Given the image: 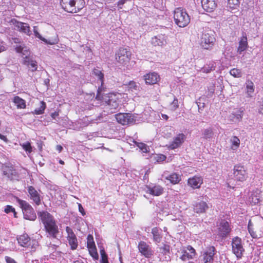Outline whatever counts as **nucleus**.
<instances>
[{"label": "nucleus", "instance_id": "1", "mask_svg": "<svg viewBox=\"0 0 263 263\" xmlns=\"http://www.w3.org/2000/svg\"><path fill=\"white\" fill-rule=\"evenodd\" d=\"M37 215L46 232L50 237L56 238L59 233V230L54 217L47 211H44L39 212Z\"/></svg>", "mask_w": 263, "mask_h": 263}, {"label": "nucleus", "instance_id": "2", "mask_svg": "<svg viewBox=\"0 0 263 263\" xmlns=\"http://www.w3.org/2000/svg\"><path fill=\"white\" fill-rule=\"evenodd\" d=\"M105 91L97 92L96 99L102 101L105 104L106 109H108L110 113L115 112L119 106L118 95L114 93H105Z\"/></svg>", "mask_w": 263, "mask_h": 263}, {"label": "nucleus", "instance_id": "3", "mask_svg": "<svg viewBox=\"0 0 263 263\" xmlns=\"http://www.w3.org/2000/svg\"><path fill=\"white\" fill-rule=\"evenodd\" d=\"M60 5L65 11L74 13L84 7L85 2L84 0H61Z\"/></svg>", "mask_w": 263, "mask_h": 263}, {"label": "nucleus", "instance_id": "4", "mask_svg": "<svg viewBox=\"0 0 263 263\" xmlns=\"http://www.w3.org/2000/svg\"><path fill=\"white\" fill-rule=\"evenodd\" d=\"M248 231L253 238H260L263 234L262 220L260 217L250 220L248 224Z\"/></svg>", "mask_w": 263, "mask_h": 263}, {"label": "nucleus", "instance_id": "5", "mask_svg": "<svg viewBox=\"0 0 263 263\" xmlns=\"http://www.w3.org/2000/svg\"><path fill=\"white\" fill-rule=\"evenodd\" d=\"M175 23L179 27H184L190 22V17L185 10L180 7L177 8L174 11Z\"/></svg>", "mask_w": 263, "mask_h": 263}, {"label": "nucleus", "instance_id": "6", "mask_svg": "<svg viewBox=\"0 0 263 263\" xmlns=\"http://www.w3.org/2000/svg\"><path fill=\"white\" fill-rule=\"evenodd\" d=\"M214 33L211 30H204L200 36V44L204 49L211 50L213 46L215 37Z\"/></svg>", "mask_w": 263, "mask_h": 263}, {"label": "nucleus", "instance_id": "7", "mask_svg": "<svg viewBox=\"0 0 263 263\" xmlns=\"http://www.w3.org/2000/svg\"><path fill=\"white\" fill-rule=\"evenodd\" d=\"M18 243L25 248H29L31 252H34L39 246L38 242L35 239L31 240V238L26 233L18 236L16 238Z\"/></svg>", "mask_w": 263, "mask_h": 263}, {"label": "nucleus", "instance_id": "8", "mask_svg": "<svg viewBox=\"0 0 263 263\" xmlns=\"http://www.w3.org/2000/svg\"><path fill=\"white\" fill-rule=\"evenodd\" d=\"M17 202L22 209L24 218L27 220L34 221L36 215L34 209L26 201L17 198Z\"/></svg>", "mask_w": 263, "mask_h": 263}, {"label": "nucleus", "instance_id": "9", "mask_svg": "<svg viewBox=\"0 0 263 263\" xmlns=\"http://www.w3.org/2000/svg\"><path fill=\"white\" fill-rule=\"evenodd\" d=\"M231 246L232 252L238 259H241L245 251L241 239L238 236L234 237L232 239Z\"/></svg>", "mask_w": 263, "mask_h": 263}, {"label": "nucleus", "instance_id": "10", "mask_svg": "<svg viewBox=\"0 0 263 263\" xmlns=\"http://www.w3.org/2000/svg\"><path fill=\"white\" fill-rule=\"evenodd\" d=\"M131 52L126 48H120L116 54V59L120 63L126 65L129 62Z\"/></svg>", "mask_w": 263, "mask_h": 263}, {"label": "nucleus", "instance_id": "11", "mask_svg": "<svg viewBox=\"0 0 263 263\" xmlns=\"http://www.w3.org/2000/svg\"><path fill=\"white\" fill-rule=\"evenodd\" d=\"M181 255L180 257V259L183 261L192 259L194 258L196 255L195 250L191 246L183 247L181 249Z\"/></svg>", "mask_w": 263, "mask_h": 263}, {"label": "nucleus", "instance_id": "12", "mask_svg": "<svg viewBox=\"0 0 263 263\" xmlns=\"http://www.w3.org/2000/svg\"><path fill=\"white\" fill-rule=\"evenodd\" d=\"M67 233V240L72 250L77 249L78 246V242L77 236L73 230L69 227L67 226L65 228Z\"/></svg>", "mask_w": 263, "mask_h": 263}, {"label": "nucleus", "instance_id": "13", "mask_svg": "<svg viewBox=\"0 0 263 263\" xmlns=\"http://www.w3.org/2000/svg\"><path fill=\"white\" fill-rule=\"evenodd\" d=\"M11 23L14 25L15 29L17 31L24 33L29 36L31 34L32 32L28 24L18 21L14 18L11 20Z\"/></svg>", "mask_w": 263, "mask_h": 263}, {"label": "nucleus", "instance_id": "14", "mask_svg": "<svg viewBox=\"0 0 263 263\" xmlns=\"http://www.w3.org/2000/svg\"><path fill=\"white\" fill-rule=\"evenodd\" d=\"M139 252L145 257L149 258L154 254V251L151 247L144 241H140L138 245Z\"/></svg>", "mask_w": 263, "mask_h": 263}, {"label": "nucleus", "instance_id": "15", "mask_svg": "<svg viewBox=\"0 0 263 263\" xmlns=\"http://www.w3.org/2000/svg\"><path fill=\"white\" fill-rule=\"evenodd\" d=\"M87 247L91 256L95 259H98V254L96 247L93 237L92 235L89 234L87 237Z\"/></svg>", "mask_w": 263, "mask_h": 263}, {"label": "nucleus", "instance_id": "16", "mask_svg": "<svg viewBox=\"0 0 263 263\" xmlns=\"http://www.w3.org/2000/svg\"><path fill=\"white\" fill-rule=\"evenodd\" d=\"M234 176L239 181H244L247 178V173L243 165H234Z\"/></svg>", "mask_w": 263, "mask_h": 263}, {"label": "nucleus", "instance_id": "17", "mask_svg": "<svg viewBox=\"0 0 263 263\" xmlns=\"http://www.w3.org/2000/svg\"><path fill=\"white\" fill-rule=\"evenodd\" d=\"M231 231V228L229 223L224 220H222L218 228V235L221 238H224L230 234Z\"/></svg>", "mask_w": 263, "mask_h": 263}, {"label": "nucleus", "instance_id": "18", "mask_svg": "<svg viewBox=\"0 0 263 263\" xmlns=\"http://www.w3.org/2000/svg\"><path fill=\"white\" fill-rule=\"evenodd\" d=\"M92 74L97 77V80L101 83L100 86H99L97 92L106 91V88L104 86V74L102 70H100L98 68H94L92 70Z\"/></svg>", "mask_w": 263, "mask_h": 263}, {"label": "nucleus", "instance_id": "19", "mask_svg": "<svg viewBox=\"0 0 263 263\" xmlns=\"http://www.w3.org/2000/svg\"><path fill=\"white\" fill-rule=\"evenodd\" d=\"M3 175L10 180L17 179L18 175L12 165H3L2 166Z\"/></svg>", "mask_w": 263, "mask_h": 263}, {"label": "nucleus", "instance_id": "20", "mask_svg": "<svg viewBox=\"0 0 263 263\" xmlns=\"http://www.w3.org/2000/svg\"><path fill=\"white\" fill-rule=\"evenodd\" d=\"M262 191L258 189L253 190L249 198V201L251 205H256L262 201Z\"/></svg>", "mask_w": 263, "mask_h": 263}, {"label": "nucleus", "instance_id": "21", "mask_svg": "<svg viewBox=\"0 0 263 263\" xmlns=\"http://www.w3.org/2000/svg\"><path fill=\"white\" fill-rule=\"evenodd\" d=\"M215 251L216 249L214 246L207 247L202 255L203 261L204 263L213 262Z\"/></svg>", "mask_w": 263, "mask_h": 263}, {"label": "nucleus", "instance_id": "22", "mask_svg": "<svg viewBox=\"0 0 263 263\" xmlns=\"http://www.w3.org/2000/svg\"><path fill=\"white\" fill-rule=\"evenodd\" d=\"M186 136L181 133L178 134L173 139V141L169 145V148L171 149H176L180 147L184 142Z\"/></svg>", "mask_w": 263, "mask_h": 263}, {"label": "nucleus", "instance_id": "23", "mask_svg": "<svg viewBox=\"0 0 263 263\" xmlns=\"http://www.w3.org/2000/svg\"><path fill=\"white\" fill-rule=\"evenodd\" d=\"M145 83L149 85H154L156 84L160 80L159 75L155 72H149L143 76Z\"/></svg>", "mask_w": 263, "mask_h": 263}, {"label": "nucleus", "instance_id": "24", "mask_svg": "<svg viewBox=\"0 0 263 263\" xmlns=\"http://www.w3.org/2000/svg\"><path fill=\"white\" fill-rule=\"evenodd\" d=\"M202 8L207 12H213L217 7L215 0H201Z\"/></svg>", "mask_w": 263, "mask_h": 263}, {"label": "nucleus", "instance_id": "25", "mask_svg": "<svg viewBox=\"0 0 263 263\" xmlns=\"http://www.w3.org/2000/svg\"><path fill=\"white\" fill-rule=\"evenodd\" d=\"M28 193L30 195V199H32L36 205H39L41 204V196L32 186H29L28 188Z\"/></svg>", "mask_w": 263, "mask_h": 263}, {"label": "nucleus", "instance_id": "26", "mask_svg": "<svg viewBox=\"0 0 263 263\" xmlns=\"http://www.w3.org/2000/svg\"><path fill=\"white\" fill-rule=\"evenodd\" d=\"M202 183L203 179L201 177L194 176L187 180L188 185L194 189H199Z\"/></svg>", "mask_w": 263, "mask_h": 263}, {"label": "nucleus", "instance_id": "27", "mask_svg": "<svg viewBox=\"0 0 263 263\" xmlns=\"http://www.w3.org/2000/svg\"><path fill=\"white\" fill-rule=\"evenodd\" d=\"M166 39V36L162 34L155 36L152 39V44L155 46H163L167 43Z\"/></svg>", "mask_w": 263, "mask_h": 263}, {"label": "nucleus", "instance_id": "28", "mask_svg": "<svg viewBox=\"0 0 263 263\" xmlns=\"http://www.w3.org/2000/svg\"><path fill=\"white\" fill-rule=\"evenodd\" d=\"M148 193L153 196H158L162 195L164 192V189L160 185H155L153 187L147 186Z\"/></svg>", "mask_w": 263, "mask_h": 263}, {"label": "nucleus", "instance_id": "29", "mask_svg": "<svg viewBox=\"0 0 263 263\" xmlns=\"http://www.w3.org/2000/svg\"><path fill=\"white\" fill-rule=\"evenodd\" d=\"M209 206L205 201H201L196 203L194 205V211L197 213H203L205 212Z\"/></svg>", "mask_w": 263, "mask_h": 263}, {"label": "nucleus", "instance_id": "30", "mask_svg": "<svg viewBox=\"0 0 263 263\" xmlns=\"http://www.w3.org/2000/svg\"><path fill=\"white\" fill-rule=\"evenodd\" d=\"M248 47V44L247 41V37L245 34L241 37L240 40L239 42V45L237 48V51L239 54H241L242 52L247 50Z\"/></svg>", "mask_w": 263, "mask_h": 263}, {"label": "nucleus", "instance_id": "31", "mask_svg": "<svg viewBox=\"0 0 263 263\" xmlns=\"http://www.w3.org/2000/svg\"><path fill=\"white\" fill-rule=\"evenodd\" d=\"M152 234L153 239L156 243H160L161 241L162 236L161 235V230L158 227H154L152 229Z\"/></svg>", "mask_w": 263, "mask_h": 263}, {"label": "nucleus", "instance_id": "32", "mask_svg": "<svg viewBox=\"0 0 263 263\" xmlns=\"http://www.w3.org/2000/svg\"><path fill=\"white\" fill-rule=\"evenodd\" d=\"M24 64L29 68H31L32 71H35L37 69V62L29 57H25Z\"/></svg>", "mask_w": 263, "mask_h": 263}, {"label": "nucleus", "instance_id": "33", "mask_svg": "<svg viewBox=\"0 0 263 263\" xmlns=\"http://www.w3.org/2000/svg\"><path fill=\"white\" fill-rule=\"evenodd\" d=\"M12 100L17 108L24 109L26 108V101L20 97L15 96Z\"/></svg>", "mask_w": 263, "mask_h": 263}, {"label": "nucleus", "instance_id": "34", "mask_svg": "<svg viewBox=\"0 0 263 263\" xmlns=\"http://www.w3.org/2000/svg\"><path fill=\"white\" fill-rule=\"evenodd\" d=\"M246 93L248 97H252V95L254 92V83L250 80H247L246 83Z\"/></svg>", "mask_w": 263, "mask_h": 263}, {"label": "nucleus", "instance_id": "35", "mask_svg": "<svg viewBox=\"0 0 263 263\" xmlns=\"http://www.w3.org/2000/svg\"><path fill=\"white\" fill-rule=\"evenodd\" d=\"M33 32H34V35L35 36V37L40 39L41 40L44 42L46 44H50V45H53L57 43V41L55 40L54 41L51 42L50 41H48L45 38L42 37V35L38 32L37 27L35 26H34L33 27Z\"/></svg>", "mask_w": 263, "mask_h": 263}, {"label": "nucleus", "instance_id": "36", "mask_svg": "<svg viewBox=\"0 0 263 263\" xmlns=\"http://www.w3.org/2000/svg\"><path fill=\"white\" fill-rule=\"evenodd\" d=\"M166 179L170 181L173 184L178 183L181 180L180 176L176 173H173L166 177Z\"/></svg>", "mask_w": 263, "mask_h": 263}, {"label": "nucleus", "instance_id": "37", "mask_svg": "<svg viewBox=\"0 0 263 263\" xmlns=\"http://www.w3.org/2000/svg\"><path fill=\"white\" fill-rule=\"evenodd\" d=\"M216 68V63L214 62L210 63L204 65L201 69V71L204 73H210L212 71H214Z\"/></svg>", "mask_w": 263, "mask_h": 263}, {"label": "nucleus", "instance_id": "38", "mask_svg": "<svg viewBox=\"0 0 263 263\" xmlns=\"http://www.w3.org/2000/svg\"><path fill=\"white\" fill-rule=\"evenodd\" d=\"M231 143V148L235 151L237 149L240 145V140L236 136H233L230 139Z\"/></svg>", "mask_w": 263, "mask_h": 263}, {"label": "nucleus", "instance_id": "39", "mask_svg": "<svg viewBox=\"0 0 263 263\" xmlns=\"http://www.w3.org/2000/svg\"><path fill=\"white\" fill-rule=\"evenodd\" d=\"M124 85L127 86L132 91H138L140 87L139 85L134 81H130L127 83L124 84Z\"/></svg>", "mask_w": 263, "mask_h": 263}, {"label": "nucleus", "instance_id": "40", "mask_svg": "<svg viewBox=\"0 0 263 263\" xmlns=\"http://www.w3.org/2000/svg\"><path fill=\"white\" fill-rule=\"evenodd\" d=\"M126 116L128 117L127 114H119L116 115V119L119 123L122 125H126Z\"/></svg>", "mask_w": 263, "mask_h": 263}, {"label": "nucleus", "instance_id": "41", "mask_svg": "<svg viewBox=\"0 0 263 263\" xmlns=\"http://www.w3.org/2000/svg\"><path fill=\"white\" fill-rule=\"evenodd\" d=\"M213 132L211 128L205 129L202 132L203 138L208 139H210L213 137Z\"/></svg>", "mask_w": 263, "mask_h": 263}, {"label": "nucleus", "instance_id": "42", "mask_svg": "<svg viewBox=\"0 0 263 263\" xmlns=\"http://www.w3.org/2000/svg\"><path fill=\"white\" fill-rule=\"evenodd\" d=\"M239 0H228V6L232 9H236L239 7Z\"/></svg>", "mask_w": 263, "mask_h": 263}, {"label": "nucleus", "instance_id": "43", "mask_svg": "<svg viewBox=\"0 0 263 263\" xmlns=\"http://www.w3.org/2000/svg\"><path fill=\"white\" fill-rule=\"evenodd\" d=\"M41 105L39 107L36 108L34 110V114L36 115H41L44 113V111L46 108V103L41 101L40 102Z\"/></svg>", "mask_w": 263, "mask_h": 263}, {"label": "nucleus", "instance_id": "44", "mask_svg": "<svg viewBox=\"0 0 263 263\" xmlns=\"http://www.w3.org/2000/svg\"><path fill=\"white\" fill-rule=\"evenodd\" d=\"M133 142L134 143L143 153H146L148 152V149H149V148L146 144L143 143L137 142L134 140H133Z\"/></svg>", "mask_w": 263, "mask_h": 263}, {"label": "nucleus", "instance_id": "45", "mask_svg": "<svg viewBox=\"0 0 263 263\" xmlns=\"http://www.w3.org/2000/svg\"><path fill=\"white\" fill-rule=\"evenodd\" d=\"M160 253L163 254H167L170 253V246L167 244L164 243L162 246L159 248Z\"/></svg>", "mask_w": 263, "mask_h": 263}, {"label": "nucleus", "instance_id": "46", "mask_svg": "<svg viewBox=\"0 0 263 263\" xmlns=\"http://www.w3.org/2000/svg\"><path fill=\"white\" fill-rule=\"evenodd\" d=\"M101 260L100 263H108V256L104 250H100Z\"/></svg>", "mask_w": 263, "mask_h": 263}, {"label": "nucleus", "instance_id": "47", "mask_svg": "<svg viewBox=\"0 0 263 263\" xmlns=\"http://www.w3.org/2000/svg\"><path fill=\"white\" fill-rule=\"evenodd\" d=\"M230 73L231 76L235 78H240L242 75L241 70L236 68L231 69L230 71Z\"/></svg>", "mask_w": 263, "mask_h": 263}, {"label": "nucleus", "instance_id": "48", "mask_svg": "<svg viewBox=\"0 0 263 263\" xmlns=\"http://www.w3.org/2000/svg\"><path fill=\"white\" fill-rule=\"evenodd\" d=\"M178 101L176 98H174V100L170 105V109L174 111L178 107Z\"/></svg>", "mask_w": 263, "mask_h": 263}, {"label": "nucleus", "instance_id": "49", "mask_svg": "<svg viewBox=\"0 0 263 263\" xmlns=\"http://www.w3.org/2000/svg\"><path fill=\"white\" fill-rule=\"evenodd\" d=\"M23 149L28 154L32 152V146L28 142H25L22 145Z\"/></svg>", "mask_w": 263, "mask_h": 263}, {"label": "nucleus", "instance_id": "50", "mask_svg": "<svg viewBox=\"0 0 263 263\" xmlns=\"http://www.w3.org/2000/svg\"><path fill=\"white\" fill-rule=\"evenodd\" d=\"M127 116L126 118V125L132 124L135 122L134 116L129 114H127Z\"/></svg>", "mask_w": 263, "mask_h": 263}, {"label": "nucleus", "instance_id": "51", "mask_svg": "<svg viewBox=\"0 0 263 263\" xmlns=\"http://www.w3.org/2000/svg\"><path fill=\"white\" fill-rule=\"evenodd\" d=\"M243 112V110L242 108H240L239 110L236 111L234 115L237 119L240 120L242 117Z\"/></svg>", "mask_w": 263, "mask_h": 263}, {"label": "nucleus", "instance_id": "52", "mask_svg": "<svg viewBox=\"0 0 263 263\" xmlns=\"http://www.w3.org/2000/svg\"><path fill=\"white\" fill-rule=\"evenodd\" d=\"M4 212L7 214L10 212H14V208L11 205H7L5 206Z\"/></svg>", "mask_w": 263, "mask_h": 263}, {"label": "nucleus", "instance_id": "53", "mask_svg": "<svg viewBox=\"0 0 263 263\" xmlns=\"http://www.w3.org/2000/svg\"><path fill=\"white\" fill-rule=\"evenodd\" d=\"M5 258L6 263H16L15 260L13 258H12L10 257L6 256Z\"/></svg>", "mask_w": 263, "mask_h": 263}, {"label": "nucleus", "instance_id": "54", "mask_svg": "<svg viewBox=\"0 0 263 263\" xmlns=\"http://www.w3.org/2000/svg\"><path fill=\"white\" fill-rule=\"evenodd\" d=\"M126 0H119L117 3V6L119 9L122 8V6L125 3Z\"/></svg>", "mask_w": 263, "mask_h": 263}, {"label": "nucleus", "instance_id": "55", "mask_svg": "<svg viewBox=\"0 0 263 263\" xmlns=\"http://www.w3.org/2000/svg\"><path fill=\"white\" fill-rule=\"evenodd\" d=\"M78 206H79V212L82 214V215L83 216L85 215L86 213H85V210H84V208H83L82 205H81V204L79 203Z\"/></svg>", "mask_w": 263, "mask_h": 263}, {"label": "nucleus", "instance_id": "56", "mask_svg": "<svg viewBox=\"0 0 263 263\" xmlns=\"http://www.w3.org/2000/svg\"><path fill=\"white\" fill-rule=\"evenodd\" d=\"M15 50L17 52L23 53V51H24V47L21 45L16 46L15 47Z\"/></svg>", "mask_w": 263, "mask_h": 263}, {"label": "nucleus", "instance_id": "57", "mask_svg": "<svg viewBox=\"0 0 263 263\" xmlns=\"http://www.w3.org/2000/svg\"><path fill=\"white\" fill-rule=\"evenodd\" d=\"M259 112L263 114V98L259 105Z\"/></svg>", "mask_w": 263, "mask_h": 263}, {"label": "nucleus", "instance_id": "58", "mask_svg": "<svg viewBox=\"0 0 263 263\" xmlns=\"http://www.w3.org/2000/svg\"><path fill=\"white\" fill-rule=\"evenodd\" d=\"M23 55H25V57H28V55L30 54V51L26 49V48L24 47V51H23Z\"/></svg>", "mask_w": 263, "mask_h": 263}, {"label": "nucleus", "instance_id": "59", "mask_svg": "<svg viewBox=\"0 0 263 263\" xmlns=\"http://www.w3.org/2000/svg\"><path fill=\"white\" fill-rule=\"evenodd\" d=\"M196 103L197 104V105H198V109H199V111L201 109V108H203L204 107V103H202L201 102H197Z\"/></svg>", "mask_w": 263, "mask_h": 263}, {"label": "nucleus", "instance_id": "60", "mask_svg": "<svg viewBox=\"0 0 263 263\" xmlns=\"http://www.w3.org/2000/svg\"><path fill=\"white\" fill-rule=\"evenodd\" d=\"M6 48L3 42H0V52L5 50Z\"/></svg>", "mask_w": 263, "mask_h": 263}, {"label": "nucleus", "instance_id": "61", "mask_svg": "<svg viewBox=\"0 0 263 263\" xmlns=\"http://www.w3.org/2000/svg\"><path fill=\"white\" fill-rule=\"evenodd\" d=\"M12 41L14 43H21V39L17 37L12 38Z\"/></svg>", "mask_w": 263, "mask_h": 263}, {"label": "nucleus", "instance_id": "62", "mask_svg": "<svg viewBox=\"0 0 263 263\" xmlns=\"http://www.w3.org/2000/svg\"><path fill=\"white\" fill-rule=\"evenodd\" d=\"M63 149V147L60 145H57L56 146V150L59 153L61 152Z\"/></svg>", "mask_w": 263, "mask_h": 263}, {"label": "nucleus", "instance_id": "63", "mask_svg": "<svg viewBox=\"0 0 263 263\" xmlns=\"http://www.w3.org/2000/svg\"><path fill=\"white\" fill-rule=\"evenodd\" d=\"M165 159H166L165 156H164L163 155H160V156L159 157V158L158 159V161H159V160L163 161Z\"/></svg>", "mask_w": 263, "mask_h": 263}, {"label": "nucleus", "instance_id": "64", "mask_svg": "<svg viewBox=\"0 0 263 263\" xmlns=\"http://www.w3.org/2000/svg\"><path fill=\"white\" fill-rule=\"evenodd\" d=\"M59 116V114L57 112H54L53 113L51 114V117L53 118V119H55V118L57 117H58Z\"/></svg>", "mask_w": 263, "mask_h": 263}]
</instances>
